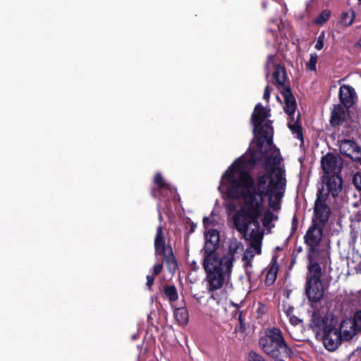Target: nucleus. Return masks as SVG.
Segmentation results:
<instances>
[{
	"label": "nucleus",
	"instance_id": "49530a36",
	"mask_svg": "<svg viewBox=\"0 0 361 361\" xmlns=\"http://www.w3.org/2000/svg\"><path fill=\"white\" fill-rule=\"evenodd\" d=\"M293 310L294 308L292 307V306H288L285 310H284V312L285 314H286V316L288 317H290L291 316H293Z\"/></svg>",
	"mask_w": 361,
	"mask_h": 361
},
{
	"label": "nucleus",
	"instance_id": "bb28decb",
	"mask_svg": "<svg viewBox=\"0 0 361 361\" xmlns=\"http://www.w3.org/2000/svg\"><path fill=\"white\" fill-rule=\"evenodd\" d=\"M263 161L262 153H259L257 151H252L250 154L246 164L250 166H255L257 164Z\"/></svg>",
	"mask_w": 361,
	"mask_h": 361
},
{
	"label": "nucleus",
	"instance_id": "a878e982",
	"mask_svg": "<svg viewBox=\"0 0 361 361\" xmlns=\"http://www.w3.org/2000/svg\"><path fill=\"white\" fill-rule=\"evenodd\" d=\"M163 293L171 303L176 301L178 298V291L174 285H165L163 288Z\"/></svg>",
	"mask_w": 361,
	"mask_h": 361
},
{
	"label": "nucleus",
	"instance_id": "680f3d73",
	"mask_svg": "<svg viewBox=\"0 0 361 361\" xmlns=\"http://www.w3.org/2000/svg\"><path fill=\"white\" fill-rule=\"evenodd\" d=\"M211 298L215 299L213 295L211 296Z\"/></svg>",
	"mask_w": 361,
	"mask_h": 361
},
{
	"label": "nucleus",
	"instance_id": "f3484780",
	"mask_svg": "<svg viewBox=\"0 0 361 361\" xmlns=\"http://www.w3.org/2000/svg\"><path fill=\"white\" fill-rule=\"evenodd\" d=\"M268 116L265 108L260 103L256 104L251 116V123L255 127V131Z\"/></svg>",
	"mask_w": 361,
	"mask_h": 361
},
{
	"label": "nucleus",
	"instance_id": "2f4dec72",
	"mask_svg": "<svg viewBox=\"0 0 361 361\" xmlns=\"http://www.w3.org/2000/svg\"><path fill=\"white\" fill-rule=\"evenodd\" d=\"M265 142H267V138L258 136L256 143V149L259 153H266L267 152L269 151V149H270V148H266L264 150V145Z\"/></svg>",
	"mask_w": 361,
	"mask_h": 361
},
{
	"label": "nucleus",
	"instance_id": "e433bc0d",
	"mask_svg": "<svg viewBox=\"0 0 361 361\" xmlns=\"http://www.w3.org/2000/svg\"><path fill=\"white\" fill-rule=\"evenodd\" d=\"M353 184L357 190L361 191V173H356L353 177Z\"/></svg>",
	"mask_w": 361,
	"mask_h": 361
},
{
	"label": "nucleus",
	"instance_id": "2eb2a0df",
	"mask_svg": "<svg viewBox=\"0 0 361 361\" xmlns=\"http://www.w3.org/2000/svg\"><path fill=\"white\" fill-rule=\"evenodd\" d=\"M286 182H282L274 190L270 192L267 197H269V205L274 210L276 211L280 209V204L282 197L286 190Z\"/></svg>",
	"mask_w": 361,
	"mask_h": 361
},
{
	"label": "nucleus",
	"instance_id": "5701e85b",
	"mask_svg": "<svg viewBox=\"0 0 361 361\" xmlns=\"http://www.w3.org/2000/svg\"><path fill=\"white\" fill-rule=\"evenodd\" d=\"M153 183L158 189L165 190L171 193L176 192V189L169 183H167L160 172L156 173L153 178Z\"/></svg>",
	"mask_w": 361,
	"mask_h": 361
},
{
	"label": "nucleus",
	"instance_id": "412c9836",
	"mask_svg": "<svg viewBox=\"0 0 361 361\" xmlns=\"http://www.w3.org/2000/svg\"><path fill=\"white\" fill-rule=\"evenodd\" d=\"M254 133H257L258 136L267 138V147L271 148L273 144V133L274 128L269 123H262L258 126L256 131L254 130Z\"/></svg>",
	"mask_w": 361,
	"mask_h": 361
},
{
	"label": "nucleus",
	"instance_id": "aec40b11",
	"mask_svg": "<svg viewBox=\"0 0 361 361\" xmlns=\"http://www.w3.org/2000/svg\"><path fill=\"white\" fill-rule=\"evenodd\" d=\"M233 219L235 229L245 236L248 231V224L247 218L243 214V209L237 212Z\"/></svg>",
	"mask_w": 361,
	"mask_h": 361
},
{
	"label": "nucleus",
	"instance_id": "6e6552de",
	"mask_svg": "<svg viewBox=\"0 0 361 361\" xmlns=\"http://www.w3.org/2000/svg\"><path fill=\"white\" fill-rule=\"evenodd\" d=\"M154 245L156 256L161 255L166 264L169 272L174 274L178 268V262L173 253L171 246L166 244L164 233L161 225L157 228Z\"/></svg>",
	"mask_w": 361,
	"mask_h": 361
},
{
	"label": "nucleus",
	"instance_id": "a19ab883",
	"mask_svg": "<svg viewBox=\"0 0 361 361\" xmlns=\"http://www.w3.org/2000/svg\"><path fill=\"white\" fill-rule=\"evenodd\" d=\"M324 32H322L317 38V50H320L324 47Z\"/></svg>",
	"mask_w": 361,
	"mask_h": 361
},
{
	"label": "nucleus",
	"instance_id": "c9c22d12",
	"mask_svg": "<svg viewBox=\"0 0 361 361\" xmlns=\"http://www.w3.org/2000/svg\"><path fill=\"white\" fill-rule=\"evenodd\" d=\"M248 361H266L262 355L255 351H250L248 355Z\"/></svg>",
	"mask_w": 361,
	"mask_h": 361
},
{
	"label": "nucleus",
	"instance_id": "b1692460",
	"mask_svg": "<svg viewBox=\"0 0 361 361\" xmlns=\"http://www.w3.org/2000/svg\"><path fill=\"white\" fill-rule=\"evenodd\" d=\"M173 315L179 325L185 326L189 322L188 310L185 307L174 308Z\"/></svg>",
	"mask_w": 361,
	"mask_h": 361
},
{
	"label": "nucleus",
	"instance_id": "20e7f679",
	"mask_svg": "<svg viewBox=\"0 0 361 361\" xmlns=\"http://www.w3.org/2000/svg\"><path fill=\"white\" fill-rule=\"evenodd\" d=\"M259 345L264 353L275 361H284L293 355V350L286 342L280 329H267L259 340Z\"/></svg>",
	"mask_w": 361,
	"mask_h": 361
},
{
	"label": "nucleus",
	"instance_id": "393cba45",
	"mask_svg": "<svg viewBox=\"0 0 361 361\" xmlns=\"http://www.w3.org/2000/svg\"><path fill=\"white\" fill-rule=\"evenodd\" d=\"M345 112L344 109L340 106H335L331 116V123L334 126L339 125L345 118Z\"/></svg>",
	"mask_w": 361,
	"mask_h": 361
},
{
	"label": "nucleus",
	"instance_id": "a211bd4d",
	"mask_svg": "<svg viewBox=\"0 0 361 361\" xmlns=\"http://www.w3.org/2000/svg\"><path fill=\"white\" fill-rule=\"evenodd\" d=\"M277 260L278 257L273 255L264 280V283L267 286H272L276 280L279 270V264Z\"/></svg>",
	"mask_w": 361,
	"mask_h": 361
},
{
	"label": "nucleus",
	"instance_id": "72a5a7b5",
	"mask_svg": "<svg viewBox=\"0 0 361 361\" xmlns=\"http://www.w3.org/2000/svg\"><path fill=\"white\" fill-rule=\"evenodd\" d=\"M306 69L308 71H316L315 54H311L310 61L306 63Z\"/></svg>",
	"mask_w": 361,
	"mask_h": 361
},
{
	"label": "nucleus",
	"instance_id": "7c9ffc66",
	"mask_svg": "<svg viewBox=\"0 0 361 361\" xmlns=\"http://www.w3.org/2000/svg\"><path fill=\"white\" fill-rule=\"evenodd\" d=\"M355 15L354 13H344L342 14L341 23L345 26L350 25L354 20Z\"/></svg>",
	"mask_w": 361,
	"mask_h": 361
},
{
	"label": "nucleus",
	"instance_id": "5fc2aeb1",
	"mask_svg": "<svg viewBox=\"0 0 361 361\" xmlns=\"http://www.w3.org/2000/svg\"><path fill=\"white\" fill-rule=\"evenodd\" d=\"M195 228V225L194 224H192L191 225V227H190V233H192V232H194Z\"/></svg>",
	"mask_w": 361,
	"mask_h": 361
},
{
	"label": "nucleus",
	"instance_id": "9b49d317",
	"mask_svg": "<svg viewBox=\"0 0 361 361\" xmlns=\"http://www.w3.org/2000/svg\"><path fill=\"white\" fill-rule=\"evenodd\" d=\"M245 207L243 209V214L247 218L248 228L251 224H254L255 226H259V219L261 216V210L263 204H260L259 202H253V200H243Z\"/></svg>",
	"mask_w": 361,
	"mask_h": 361
},
{
	"label": "nucleus",
	"instance_id": "4468645a",
	"mask_svg": "<svg viewBox=\"0 0 361 361\" xmlns=\"http://www.w3.org/2000/svg\"><path fill=\"white\" fill-rule=\"evenodd\" d=\"M338 329L343 341L351 340L360 330L355 317L343 320Z\"/></svg>",
	"mask_w": 361,
	"mask_h": 361
},
{
	"label": "nucleus",
	"instance_id": "e2e57ef3",
	"mask_svg": "<svg viewBox=\"0 0 361 361\" xmlns=\"http://www.w3.org/2000/svg\"><path fill=\"white\" fill-rule=\"evenodd\" d=\"M359 1H361V0H358Z\"/></svg>",
	"mask_w": 361,
	"mask_h": 361
},
{
	"label": "nucleus",
	"instance_id": "3c124183",
	"mask_svg": "<svg viewBox=\"0 0 361 361\" xmlns=\"http://www.w3.org/2000/svg\"><path fill=\"white\" fill-rule=\"evenodd\" d=\"M302 251V248L301 246H299V247H296L294 252H296L297 254H299Z\"/></svg>",
	"mask_w": 361,
	"mask_h": 361
},
{
	"label": "nucleus",
	"instance_id": "603ef678",
	"mask_svg": "<svg viewBox=\"0 0 361 361\" xmlns=\"http://www.w3.org/2000/svg\"><path fill=\"white\" fill-rule=\"evenodd\" d=\"M274 58V55H269V56H267V64H268L269 62H271V61H273Z\"/></svg>",
	"mask_w": 361,
	"mask_h": 361
},
{
	"label": "nucleus",
	"instance_id": "864d4df0",
	"mask_svg": "<svg viewBox=\"0 0 361 361\" xmlns=\"http://www.w3.org/2000/svg\"><path fill=\"white\" fill-rule=\"evenodd\" d=\"M240 330L241 331H243L245 330V326L244 322H243V324H240Z\"/></svg>",
	"mask_w": 361,
	"mask_h": 361
},
{
	"label": "nucleus",
	"instance_id": "6e6d98bb",
	"mask_svg": "<svg viewBox=\"0 0 361 361\" xmlns=\"http://www.w3.org/2000/svg\"><path fill=\"white\" fill-rule=\"evenodd\" d=\"M319 267H317V283H319Z\"/></svg>",
	"mask_w": 361,
	"mask_h": 361
},
{
	"label": "nucleus",
	"instance_id": "4c0bfd02",
	"mask_svg": "<svg viewBox=\"0 0 361 361\" xmlns=\"http://www.w3.org/2000/svg\"><path fill=\"white\" fill-rule=\"evenodd\" d=\"M289 334L292 337V338L295 341L310 342L309 341V339L305 335H299V334H295L293 331H289Z\"/></svg>",
	"mask_w": 361,
	"mask_h": 361
},
{
	"label": "nucleus",
	"instance_id": "ddd939ff",
	"mask_svg": "<svg viewBox=\"0 0 361 361\" xmlns=\"http://www.w3.org/2000/svg\"><path fill=\"white\" fill-rule=\"evenodd\" d=\"M342 154L350 157L353 161L361 164V148L351 140H343L339 143Z\"/></svg>",
	"mask_w": 361,
	"mask_h": 361
},
{
	"label": "nucleus",
	"instance_id": "0eeeda50",
	"mask_svg": "<svg viewBox=\"0 0 361 361\" xmlns=\"http://www.w3.org/2000/svg\"><path fill=\"white\" fill-rule=\"evenodd\" d=\"M281 92L285 102L283 110L288 116V127L292 133L295 135L297 139L303 142L302 128L300 123V113L298 114L296 118H295L297 104L292 90L290 87H286Z\"/></svg>",
	"mask_w": 361,
	"mask_h": 361
},
{
	"label": "nucleus",
	"instance_id": "f8f14e48",
	"mask_svg": "<svg viewBox=\"0 0 361 361\" xmlns=\"http://www.w3.org/2000/svg\"><path fill=\"white\" fill-rule=\"evenodd\" d=\"M262 162L267 172L276 174L278 170L281 169L283 171V174H285V169L283 167L279 166L282 161V157L279 150H270L266 153H262Z\"/></svg>",
	"mask_w": 361,
	"mask_h": 361
},
{
	"label": "nucleus",
	"instance_id": "13d9d810",
	"mask_svg": "<svg viewBox=\"0 0 361 361\" xmlns=\"http://www.w3.org/2000/svg\"><path fill=\"white\" fill-rule=\"evenodd\" d=\"M293 224H294V222H295V221H296V219H295V217L293 218Z\"/></svg>",
	"mask_w": 361,
	"mask_h": 361
},
{
	"label": "nucleus",
	"instance_id": "cd10ccee",
	"mask_svg": "<svg viewBox=\"0 0 361 361\" xmlns=\"http://www.w3.org/2000/svg\"><path fill=\"white\" fill-rule=\"evenodd\" d=\"M205 240H208L209 242L212 241V243L219 245V243H220L219 231L215 228L209 229L205 233Z\"/></svg>",
	"mask_w": 361,
	"mask_h": 361
},
{
	"label": "nucleus",
	"instance_id": "423d86ee",
	"mask_svg": "<svg viewBox=\"0 0 361 361\" xmlns=\"http://www.w3.org/2000/svg\"><path fill=\"white\" fill-rule=\"evenodd\" d=\"M242 245L241 242L236 238H232L228 241V250L226 254L219 257L217 271L222 274L221 279L214 281L212 292L221 289L226 280H228L232 273L235 255L238 250Z\"/></svg>",
	"mask_w": 361,
	"mask_h": 361
},
{
	"label": "nucleus",
	"instance_id": "79ce46f5",
	"mask_svg": "<svg viewBox=\"0 0 361 361\" xmlns=\"http://www.w3.org/2000/svg\"><path fill=\"white\" fill-rule=\"evenodd\" d=\"M146 278H147L146 286H147L148 289L150 290L152 289V286H153L154 282V276L153 275H147Z\"/></svg>",
	"mask_w": 361,
	"mask_h": 361
},
{
	"label": "nucleus",
	"instance_id": "473e14b6",
	"mask_svg": "<svg viewBox=\"0 0 361 361\" xmlns=\"http://www.w3.org/2000/svg\"><path fill=\"white\" fill-rule=\"evenodd\" d=\"M331 16V11L328 9L324 10L317 16V24H323L326 23Z\"/></svg>",
	"mask_w": 361,
	"mask_h": 361
},
{
	"label": "nucleus",
	"instance_id": "58836bf2",
	"mask_svg": "<svg viewBox=\"0 0 361 361\" xmlns=\"http://www.w3.org/2000/svg\"><path fill=\"white\" fill-rule=\"evenodd\" d=\"M163 269V264L161 263L156 264L153 266L152 274L154 276L159 275Z\"/></svg>",
	"mask_w": 361,
	"mask_h": 361
},
{
	"label": "nucleus",
	"instance_id": "c03bdc74",
	"mask_svg": "<svg viewBox=\"0 0 361 361\" xmlns=\"http://www.w3.org/2000/svg\"><path fill=\"white\" fill-rule=\"evenodd\" d=\"M270 24L274 25L277 27L278 30H279V31L281 30L283 28V27H284L283 24L282 23V21L280 20V23H279V20L278 19H272V20H270Z\"/></svg>",
	"mask_w": 361,
	"mask_h": 361
},
{
	"label": "nucleus",
	"instance_id": "bf43d9fd",
	"mask_svg": "<svg viewBox=\"0 0 361 361\" xmlns=\"http://www.w3.org/2000/svg\"><path fill=\"white\" fill-rule=\"evenodd\" d=\"M266 78L267 79L269 78V73L267 74Z\"/></svg>",
	"mask_w": 361,
	"mask_h": 361
},
{
	"label": "nucleus",
	"instance_id": "4be33fe9",
	"mask_svg": "<svg viewBox=\"0 0 361 361\" xmlns=\"http://www.w3.org/2000/svg\"><path fill=\"white\" fill-rule=\"evenodd\" d=\"M316 1L314 0H310L307 4L306 10L302 16V19L307 22L309 25H316Z\"/></svg>",
	"mask_w": 361,
	"mask_h": 361
},
{
	"label": "nucleus",
	"instance_id": "f03ea898",
	"mask_svg": "<svg viewBox=\"0 0 361 361\" xmlns=\"http://www.w3.org/2000/svg\"><path fill=\"white\" fill-rule=\"evenodd\" d=\"M312 210V224L304 237L305 243L309 247L307 253L308 273L305 287V295L307 300V305L312 309L307 310L311 313L309 327L316 334V235L314 234L316 231V200Z\"/></svg>",
	"mask_w": 361,
	"mask_h": 361
},
{
	"label": "nucleus",
	"instance_id": "09e8293b",
	"mask_svg": "<svg viewBox=\"0 0 361 361\" xmlns=\"http://www.w3.org/2000/svg\"><path fill=\"white\" fill-rule=\"evenodd\" d=\"M238 319L239 321L240 324H243V312H240L238 313Z\"/></svg>",
	"mask_w": 361,
	"mask_h": 361
},
{
	"label": "nucleus",
	"instance_id": "39448f33",
	"mask_svg": "<svg viewBox=\"0 0 361 361\" xmlns=\"http://www.w3.org/2000/svg\"><path fill=\"white\" fill-rule=\"evenodd\" d=\"M219 245L205 240L204 245L202 250L204 259L202 267L206 274V281L208 284V291L212 292L214 281L221 279L222 274L217 271L219 255L218 250Z\"/></svg>",
	"mask_w": 361,
	"mask_h": 361
},
{
	"label": "nucleus",
	"instance_id": "37998d69",
	"mask_svg": "<svg viewBox=\"0 0 361 361\" xmlns=\"http://www.w3.org/2000/svg\"><path fill=\"white\" fill-rule=\"evenodd\" d=\"M271 89L270 88L269 85H267L264 88L263 99L266 100L267 102H269L270 98Z\"/></svg>",
	"mask_w": 361,
	"mask_h": 361
},
{
	"label": "nucleus",
	"instance_id": "c85d7f7f",
	"mask_svg": "<svg viewBox=\"0 0 361 361\" xmlns=\"http://www.w3.org/2000/svg\"><path fill=\"white\" fill-rule=\"evenodd\" d=\"M254 230L251 233L252 240L250 242V247L255 250V252L257 255H260L262 253V240L257 236H253Z\"/></svg>",
	"mask_w": 361,
	"mask_h": 361
},
{
	"label": "nucleus",
	"instance_id": "052dcab7",
	"mask_svg": "<svg viewBox=\"0 0 361 361\" xmlns=\"http://www.w3.org/2000/svg\"><path fill=\"white\" fill-rule=\"evenodd\" d=\"M276 249L279 250H281V248L279 247H277Z\"/></svg>",
	"mask_w": 361,
	"mask_h": 361
},
{
	"label": "nucleus",
	"instance_id": "4d7b16f0",
	"mask_svg": "<svg viewBox=\"0 0 361 361\" xmlns=\"http://www.w3.org/2000/svg\"><path fill=\"white\" fill-rule=\"evenodd\" d=\"M357 45L361 47V39L358 42Z\"/></svg>",
	"mask_w": 361,
	"mask_h": 361
},
{
	"label": "nucleus",
	"instance_id": "1a4fd4ad",
	"mask_svg": "<svg viewBox=\"0 0 361 361\" xmlns=\"http://www.w3.org/2000/svg\"><path fill=\"white\" fill-rule=\"evenodd\" d=\"M343 338L339 333L334 319L326 320L323 326L322 341L324 348L331 352H334L341 345Z\"/></svg>",
	"mask_w": 361,
	"mask_h": 361
},
{
	"label": "nucleus",
	"instance_id": "f257e3e1",
	"mask_svg": "<svg viewBox=\"0 0 361 361\" xmlns=\"http://www.w3.org/2000/svg\"><path fill=\"white\" fill-rule=\"evenodd\" d=\"M244 161L237 159L222 176L219 190L231 200H247L264 204V197L282 182H286L281 169L276 174L265 172L259 174L256 180L249 171L242 169Z\"/></svg>",
	"mask_w": 361,
	"mask_h": 361
},
{
	"label": "nucleus",
	"instance_id": "6ab92c4d",
	"mask_svg": "<svg viewBox=\"0 0 361 361\" xmlns=\"http://www.w3.org/2000/svg\"><path fill=\"white\" fill-rule=\"evenodd\" d=\"M355 90L350 85H343L339 90V98L342 104L347 108L354 103Z\"/></svg>",
	"mask_w": 361,
	"mask_h": 361
},
{
	"label": "nucleus",
	"instance_id": "f704fd0d",
	"mask_svg": "<svg viewBox=\"0 0 361 361\" xmlns=\"http://www.w3.org/2000/svg\"><path fill=\"white\" fill-rule=\"evenodd\" d=\"M165 190H161V189H158L157 187L152 188L150 191L151 196L153 198H159L160 200V196L166 197V195L164 194Z\"/></svg>",
	"mask_w": 361,
	"mask_h": 361
},
{
	"label": "nucleus",
	"instance_id": "7ed1b4c3",
	"mask_svg": "<svg viewBox=\"0 0 361 361\" xmlns=\"http://www.w3.org/2000/svg\"><path fill=\"white\" fill-rule=\"evenodd\" d=\"M343 179L340 175L323 176L321 188L317 192V222L324 224L329 218L330 208L327 204L319 203L326 202L329 195L336 197L343 190ZM319 230L317 224V231Z\"/></svg>",
	"mask_w": 361,
	"mask_h": 361
},
{
	"label": "nucleus",
	"instance_id": "de8ad7c7",
	"mask_svg": "<svg viewBox=\"0 0 361 361\" xmlns=\"http://www.w3.org/2000/svg\"><path fill=\"white\" fill-rule=\"evenodd\" d=\"M212 224V221L209 219V217L204 216L203 218V225H204V228H207Z\"/></svg>",
	"mask_w": 361,
	"mask_h": 361
},
{
	"label": "nucleus",
	"instance_id": "9d476101",
	"mask_svg": "<svg viewBox=\"0 0 361 361\" xmlns=\"http://www.w3.org/2000/svg\"><path fill=\"white\" fill-rule=\"evenodd\" d=\"M324 176L340 175L343 168V161L338 155L328 153L321 160Z\"/></svg>",
	"mask_w": 361,
	"mask_h": 361
},
{
	"label": "nucleus",
	"instance_id": "ea45409f",
	"mask_svg": "<svg viewBox=\"0 0 361 361\" xmlns=\"http://www.w3.org/2000/svg\"><path fill=\"white\" fill-rule=\"evenodd\" d=\"M289 318V322L293 326H295L300 324H302V319L298 318V317L295 316V315H293Z\"/></svg>",
	"mask_w": 361,
	"mask_h": 361
},
{
	"label": "nucleus",
	"instance_id": "8fccbe9b",
	"mask_svg": "<svg viewBox=\"0 0 361 361\" xmlns=\"http://www.w3.org/2000/svg\"><path fill=\"white\" fill-rule=\"evenodd\" d=\"M324 295V290H322L321 292L317 289V302L319 300L320 298Z\"/></svg>",
	"mask_w": 361,
	"mask_h": 361
},
{
	"label": "nucleus",
	"instance_id": "a18cd8bd",
	"mask_svg": "<svg viewBox=\"0 0 361 361\" xmlns=\"http://www.w3.org/2000/svg\"><path fill=\"white\" fill-rule=\"evenodd\" d=\"M355 318L361 330V311H358L355 313Z\"/></svg>",
	"mask_w": 361,
	"mask_h": 361
},
{
	"label": "nucleus",
	"instance_id": "c756f323",
	"mask_svg": "<svg viewBox=\"0 0 361 361\" xmlns=\"http://www.w3.org/2000/svg\"><path fill=\"white\" fill-rule=\"evenodd\" d=\"M275 218L276 219L277 217L275 216L274 215V214L271 211H269V210L266 211L264 213V216H263V218L262 219V222L263 226L265 228H269L270 226V224H271V221Z\"/></svg>",
	"mask_w": 361,
	"mask_h": 361
},
{
	"label": "nucleus",
	"instance_id": "dca6fc26",
	"mask_svg": "<svg viewBox=\"0 0 361 361\" xmlns=\"http://www.w3.org/2000/svg\"><path fill=\"white\" fill-rule=\"evenodd\" d=\"M272 78L274 85L281 91L286 87H290L289 85L286 84L287 74L284 67L276 65L272 74Z\"/></svg>",
	"mask_w": 361,
	"mask_h": 361
}]
</instances>
